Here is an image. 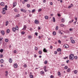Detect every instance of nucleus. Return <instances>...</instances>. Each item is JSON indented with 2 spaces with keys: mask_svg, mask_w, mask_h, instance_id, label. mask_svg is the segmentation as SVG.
Segmentation results:
<instances>
[{
  "mask_svg": "<svg viewBox=\"0 0 78 78\" xmlns=\"http://www.w3.org/2000/svg\"><path fill=\"white\" fill-rule=\"evenodd\" d=\"M74 58V54H71L69 55V58L70 60H73Z\"/></svg>",
  "mask_w": 78,
  "mask_h": 78,
  "instance_id": "f257e3e1",
  "label": "nucleus"
},
{
  "mask_svg": "<svg viewBox=\"0 0 78 78\" xmlns=\"http://www.w3.org/2000/svg\"><path fill=\"white\" fill-rule=\"evenodd\" d=\"M7 10V9H5V8H3V10L2 12V13L3 14H6V12H5V11H6Z\"/></svg>",
  "mask_w": 78,
  "mask_h": 78,
  "instance_id": "f03ea898",
  "label": "nucleus"
},
{
  "mask_svg": "<svg viewBox=\"0 0 78 78\" xmlns=\"http://www.w3.org/2000/svg\"><path fill=\"white\" fill-rule=\"evenodd\" d=\"M64 47L65 48H68L69 47V46L67 44H64Z\"/></svg>",
  "mask_w": 78,
  "mask_h": 78,
  "instance_id": "7ed1b4c3",
  "label": "nucleus"
},
{
  "mask_svg": "<svg viewBox=\"0 0 78 78\" xmlns=\"http://www.w3.org/2000/svg\"><path fill=\"white\" fill-rule=\"evenodd\" d=\"M16 5H17V2H14L13 3L12 8H14V7L16 6Z\"/></svg>",
  "mask_w": 78,
  "mask_h": 78,
  "instance_id": "20e7f679",
  "label": "nucleus"
},
{
  "mask_svg": "<svg viewBox=\"0 0 78 78\" xmlns=\"http://www.w3.org/2000/svg\"><path fill=\"white\" fill-rule=\"evenodd\" d=\"M44 69L45 72H47L48 71V69H47V66H46L44 67Z\"/></svg>",
  "mask_w": 78,
  "mask_h": 78,
  "instance_id": "39448f33",
  "label": "nucleus"
},
{
  "mask_svg": "<svg viewBox=\"0 0 78 78\" xmlns=\"http://www.w3.org/2000/svg\"><path fill=\"white\" fill-rule=\"evenodd\" d=\"M34 23H35V24H39V21H38V20H35L34 21Z\"/></svg>",
  "mask_w": 78,
  "mask_h": 78,
  "instance_id": "423d86ee",
  "label": "nucleus"
},
{
  "mask_svg": "<svg viewBox=\"0 0 78 78\" xmlns=\"http://www.w3.org/2000/svg\"><path fill=\"white\" fill-rule=\"evenodd\" d=\"M20 17V14H18L16 15L15 16L14 19H16V18H17V17Z\"/></svg>",
  "mask_w": 78,
  "mask_h": 78,
  "instance_id": "0eeeda50",
  "label": "nucleus"
},
{
  "mask_svg": "<svg viewBox=\"0 0 78 78\" xmlns=\"http://www.w3.org/2000/svg\"><path fill=\"white\" fill-rule=\"evenodd\" d=\"M21 11L22 12H27V10H25L23 9H21Z\"/></svg>",
  "mask_w": 78,
  "mask_h": 78,
  "instance_id": "6e6552de",
  "label": "nucleus"
},
{
  "mask_svg": "<svg viewBox=\"0 0 78 78\" xmlns=\"http://www.w3.org/2000/svg\"><path fill=\"white\" fill-rule=\"evenodd\" d=\"M27 29V26L26 25L24 26L23 28L22 29L23 31H25V30Z\"/></svg>",
  "mask_w": 78,
  "mask_h": 78,
  "instance_id": "1a4fd4ad",
  "label": "nucleus"
},
{
  "mask_svg": "<svg viewBox=\"0 0 78 78\" xmlns=\"http://www.w3.org/2000/svg\"><path fill=\"white\" fill-rule=\"evenodd\" d=\"M0 5L2 6H5V3L3 2H1L0 3Z\"/></svg>",
  "mask_w": 78,
  "mask_h": 78,
  "instance_id": "9d476101",
  "label": "nucleus"
},
{
  "mask_svg": "<svg viewBox=\"0 0 78 78\" xmlns=\"http://www.w3.org/2000/svg\"><path fill=\"white\" fill-rule=\"evenodd\" d=\"M40 73L41 75H44L45 73V72H44V71H42L40 72Z\"/></svg>",
  "mask_w": 78,
  "mask_h": 78,
  "instance_id": "9b49d317",
  "label": "nucleus"
},
{
  "mask_svg": "<svg viewBox=\"0 0 78 78\" xmlns=\"http://www.w3.org/2000/svg\"><path fill=\"white\" fill-rule=\"evenodd\" d=\"M43 51L44 52V53H47V52H48L47 50V49H45V48H44L43 49Z\"/></svg>",
  "mask_w": 78,
  "mask_h": 78,
  "instance_id": "f8f14e48",
  "label": "nucleus"
},
{
  "mask_svg": "<svg viewBox=\"0 0 78 78\" xmlns=\"http://www.w3.org/2000/svg\"><path fill=\"white\" fill-rule=\"evenodd\" d=\"M9 62H10V63H12V58H10L9 59Z\"/></svg>",
  "mask_w": 78,
  "mask_h": 78,
  "instance_id": "ddd939ff",
  "label": "nucleus"
},
{
  "mask_svg": "<svg viewBox=\"0 0 78 78\" xmlns=\"http://www.w3.org/2000/svg\"><path fill=\"white\" fill-rule=\"evenodd\" d=\"M3 39V37H0V44H2V43L1 41H2V40Z\"/></svg>",
  "mask_w": 78,
  "mask_h": 78,
  "instance_id": "4468645a",
  "label": "nucleus"
},
{
  "mask_svg": "<svg viewBox=\"0 0 78 78\" xmlns=\"http://www.w3.org/2000/svg\"><path fill=\"white\" fill-rule=\"evenodd\" d=\"M8 71H6L5 72V76H8Z\"/></svg>",
  "mask_w": 78,
  "mask_h": 78,
  "instance_id": "2eb2a0df",
  "label": "nucleus"
},
{
  "mask_svg": "<svg viewBox=\"0 0 78 78\" xmlns=\"http://www.w3.org/2000/svg\"><path fill=\"white\" fill-rule=\"evenodd\" d=\"M67 72H70L71 71V69L70 68H68L67 70Z\"/></svg>",
  "mask_w": 78,
  "mask_h": 78,
  "instance_id": "dca6fc26",
  "label": "nucleus"
},
{
  "mask_svg": "<svg viewBox=\"0 0 78 78\" xmlns=\"http://www.w3.org/2000/svg\"><path fill=\"white\" fill-rule=\"evenodd\" d=\"M12 31H13L14 32H15V31H16V28L13 27L12 28Z\"/></svg>",
  "mask_w": 78,
  "mask_h": 78,
  "instance_id": "f3484780",
  "label": "nucleus"
},
{
  "mask_svg": "<svg viewBox=\"0 0 78 78\" xmlns=\"http://www.w3.org/2000/svg\"><path fill=\"white\" fill-rule=\"evenodd\" d=\"M1 33L2 35H4L5 34V31L3 30H2L1 31Z\"/></svg>",
  "mask_w": 78,
  "mask_h": 78,
  "instance_id": "a211bd4d",
  "label": "nucleus"
},
{
  "mask_svg": "<svg viewBox=\"0 0 78 78\" xmlns=\"http://www.w3.org/2000/svg\"><path fill=\"white\" fill-rule=\"evenodd\" d=\"M9 24V22L7 21L5 22V26H7Z\"/></svg>",
  "mask_w": 78,
  "mask_h": 78,
  "instance_id": "6ab92c4d",
  "label": "nucleus"
},
{
  "mask_svg": "<svg viewBox=\"0 0 78 78\" xmlns=\"http://www.w3.org/2000/svg\"><path fill=\"white\" fill-rule=\"evenodd\" d=\"M58 76H61V73H60V72H59L58 73Z\"/></svg>",
  "mask_w": 78,
  "mask_h": 78,
  "instance_id": "aec40b11",
  "label": "nucleus"
},
{
  "mask_svg": "<svg viewBox=\"0 0 78 78\" xmlns=\"http://www.w3.org/2000/svg\"><path fill=\"white\" fill-rule=\"evenodd\" d=\"M14 66L15 68H17V64H14Z\"/></svg>",
  "mask_w": 78,
  "mask_h": 78,
  "instance_id": "412c9836",
  "label": "nucleus"
},
{
  "mask_svg": "<svg viewBox=\"0 0 78 78\" xmlns=\"http://www.w3.org/2000/svg\"><path fill=\"white\" fill-rule=\"evenodd\" d=\"M78 72V71H77V70H75L74 71V73H75V74H76V73H77Z\"/></svg>",
  "mask_w": 78,
  "mask_h": 78,
  "instance_id": "4be33fe9",
  "label": "nucleus"
},
{
  "mask_svg": "<svg viewBox=\"0 0 78 78\" xmlns=\"http://www.w3.org/2000/svg\"><path fill=\"white\" fill-rule=\"evenodd\" d=\"M15 28H16V30L17 31L19 30V27H18V26H16L15 27Z\"/></svg>",
  "mask_w": 78,
  "mask_h": 78,
  "instance_id": "5701e85b",
  "label": "nucleus"
},
{
  "mask_svg": "<svg viewBox=\"0 0 78 78\" xmlns=\"http://www.w3.org/2000/svg\"><path fill=\"white\" fill-rule=\"evenodd\" d=\"M71 42L73 44H74V43H75V41L73 40H72L71 41Z\"/></svg>",
  "mask_w": 78,
  "mask_h": 78,
  "instance_id": "b1692460",
  "label": "nucleus"
},
{
  "mask_svg": "<svg viewBox=\"0 0 78 78\" xmlns=\"http://www.w3.org/2000/svg\"><path fill=\"white\" fill-rule=\"evenodd\" d=\"M0 62L1 63H3V62H4V61L3 59H1L0 60Z\"/></svg>",
  "mask_w": 78,
  "mask_h": 78,
  "instance_id": "393cba45",
  "label": "nucleus"
},
{
  "mask_svg": "<svg viewBox=\"0 0 78 78\" xmlns=\"http://www.w3.org/2000/svg\"><path fill=\"white\" fill-rule=\"evenodd\" d=\"M44 18L45 19H48V16H45Z\"/></svg>",
  "mask_w": 78,
  "mask_h": 78,
  "instance_id": "a878e982",
  "label": "nucleus"
},
{
  "mask_svg": "<svg viewBox=\"0 0 78 78\" xmlns=\"http://www.w3.org/2000/svg\"><path fill=\"white\" fill-rule=\"evenodd\" d=\"M14 11L15 12H18V10H17V9H14Z\"/></svg>",
  "mask_w": 78,
  "mask_h": 78,
  "instance_id": "bb28decb",
  "label": "nucleus"
},
{
  "mask_svg": "<svg viewBox=\"0 0 78 78\" xmlns=\"http://www.w3.org/2000/svg\"><path fill=\"white\" fill-rule=\"evenodd\" d=\"M28 38L29 39H31V35H29L28 36Z\"/></svg>",
  "mask_w": 78,
  "mask_h": 78,
  "instance_id": "cd10ccee",
  "label": "nucleus"
},
{
  "mask_svg": "<svg viewBox=\"0 0 78 78\" xmlns=\"http://www.w3.org/2000/svg\"><path fill=\"white\" fill-rule=\"evenodd\" d=\"M53 21L54 22H55L56 21V20H55V17H53Z\"/></svg>",
  "mask_w": 78,
  "mask_h": 78,
  "instance_id": "c85d7f7f",
  "label": "nucleus"
},
{
  "mask_svg": "<svg viewBox=\"0 0 78 78\" xmlns=\"http://www.w3.org/2000/svg\"><path fill=\"white\" fill-rule=\"evenodd\" d=\"M58 51H61V49L60 48H58L57 50Z\"/></svg>",
  "mask_w": 78,
  "mask_h": 78,
  "instance_id": "c756f323",
  "label": "nucleus"
},
{
  "mask_svg": "<svg viewBox=\"0 0 78 78\" xmlns=\"http://www.w3.org/2000/svg\"><path fill=\"white\" fill-rule=\"evenodd\" d=\"M5 42H8L9 41V40H8V39H5Z\"/></svg>",
  "mask_w": 78,
  "mask_h": 78,
  "instance_id": "7c9ffc66",
  "label": "nucleus"
},
{
  "mask_svg": "<svg viewBox=\"0 0 78 78\" xmlns=\"http://www.w3.org/2000/svg\"><path fill=\"white\" fill-rule=\"evenodd\" d=\"M9 31H10L9 29H8L7 30V33H9Z\"/></svg>",
  "mask_w": 78,
  "mask_h": 78,
  "instance_id": "2f4dec72",
  "label": "nucleus"
},
{
  "mask_svg": "<svg viewBox=\"0 0 78 78\" xmlns=\"http://www.w3.org/2000/svg\"><path fill=\"white\" fill-rule=\"evenodd\" d=\"M38 53L39 55H41V54H42V51H39Z\"/></svg>",
  "mask_w": 78,
  "mask_h": 78,
  "instance_id": "473e14b6",
  "label": "nucleus"
},
{
  "mask_svg": "<svg viewBox=\"0 0 78 78\" xmlns=\"http://www.w3.org/2000/svg\"><path fill=\"white\" fill-rule=\"evenodd\" d=\"M3 49H2L0 50V52L2 53L3 52Z\"/></svg>",
  "mask_w": 78,
  "mask_h": 78,
  "instance_id": "72a5a7b5",
  "label": "nucleus"
},
{
  "mask_svg": "<svg viewBox=\"0 0 78 78\" xmlns=\"http://www.w3.org/2000/svg\"><path fill=\"white\" fill-rule=\"evenodd\" d=\"M65 69H68V66H66L64 68Z\"/></svg>",
  "mask_w": 78,
  "mask_h": 78,
  "instance_id": "f704fd0d",
  "label": "nucleus"
},
{
  "mask_svg": "<svg viewBox=\"0 0 78 78\" xmlns=\"http://www.w3.org/2000/svg\"><path fill=\"white\" fill-rule=\"evenodd\" d=\"M73 22V20H72V21H69V23H72V22Z\"/></svg>",
  "mask_w": 78,
  "mask_h": 78,
  "instance_id": "c9c22d12",
  "label": "nucleus"
},
{
  "mask_svg": "<svg viewBox=\"0 0 78 78\" xmlns=\"http://www.w3.org/2000/svg\"><path fill=\"white\" fill-rule=\"evenodd\" d=\"M27 7H28V8H30V5L29 4H27Z\"/></svg>",
  "mask_w": 78,
  "mask_h": 78,
  "instance_id": "e433bc0d",
  "label": "nucleus"
},
{
  "mask_svg": "<svg viewBox=\"0 0 78 78\" xmlns=\"http://www.w3.org/2000/svg\"><path fill=\"white\" fill-rule=\"evenodd\" d=\"M35 11H36V10L35 9H33L32 11V12L33 13Z\"/></svg>",
  "mask_w": 78,
  "mask_h": 78,
  "instance_id": "4c0bfd02",
  "label": "nucleus"
},
{
  "mask_svg": "<svg viewBox=\"0 0 78 78\" xmlns=\"http://www.w3.org/2000/svg\"><path fill=\"white\" fill-rule=\"evenodd\" d=\"M62 22H64V18L62 19Z\"/></svg>",
  "mask_w": 78,
  "mask_h": 78,
  "instance_id": "58836bf2",
  "label": "nucleus"
},
{
  "mask_svg": "<svg viewBox=\"0 0 78 78\" xmlns=\"http://www.w3.org/2000/svg\"><path fill=\"white\" fill-rule=\"evenodd\" d=\"M21 34H24L25 33V32L24 31H23V32H21Z\"/></svg>",
  "mask_w": 78,
  "mask_h": 78,
  "instance_id": "ea45409f",
  "label": "nucleus"
},
{
  "mask_svg": "<svg viewBox=\"0 0 78 78\" xmlns=\"http://www.w3.org/2000/svg\"><path fill=\"white\" fill-rule=\"evenodd\" d=\"M0 58H3V55L1 54L0 55Z\"/></svg>",
  "mask_w": 78,
  "mask_h": 78,
  "instance_id": "a19ab883",
  "label": "nucleus"
},
{
  "mask_svg": "<svg viewBox=\"0 0 78 78\" xmlns=\"http://www.w3.org/2000/svg\"><path fill=\"white\" fill-rule=\"evenodd\" d=\"M35 35H36L37 36V35L38 34V33L37 32H35Z\"/></svg>",
  "mask_w": 78,
  "mask_h": 78,
  "instance_id": "79ce46f5",
  "label": "nucleus"
},
{
  "mask_svg": "<svg viewBox=\"0 0 78 78\" xmlns=\"http://www.w3.org/2000/svg\"><path fill=\"white\" fill-rule=\"evenodd\" d=\"M30 76L31 78H33V76L32 75H30Z\"/></svg>",
  "mask_w": 78,
  "mask_h": 78,
  "instance_id": "37998d69",
  "label": "nucleus"
},
{
  "mask_svg": "<svg viewBox=\"0 0 78 78\" xmlns=\"http://www.w3.org/2000/svg\"><path fill=\"white\" fill-rule=\"evenodd\" d=\"M60 27H64V24H61L60 25Z\"/></svg>",
  "mask_w": 78,
  "mask_h": 78,
  "instance_id": "c03bdc74",
  "label": "nucleus"
},
{
  "mask_svg": "<svg viewBox=\"0 0 78 78\" xmlns=\"http://www.w3.org/2000/svg\"><path fill=\"white\" fill-rule=\"evenodd\" d=\"M53 34L54 35H56V32L54 31L53 32Z\"/></svg>",
  "mask_w": 78,
  "mask_h": 78,
  "instance_id": "a18cd8bd",
  "label": "nucleus"
},
{
  "mask_svg": "<svg viewBox=\"0 0 78 78\" xmlns=\"http://www.w3.org/2000/svg\"><path fill=\"white\" fill-rule=\"evenodd\" d=\"M74 58L75 59H77L78 57L77 56H76L74 57Z\"/></svg>",
  "mask_w": 78,
  "mask_h": 78,
  "instance_id": "49530a36",
  "label": "nucleus"
},
{
  "mask_svg": "<svg viewBox=\"0 0 78 78\" xmlns=\"http://www.w3.org/2000/svg\"><path fill=\"white\" fill-rule=\"evenodd\" d=\"M57 53H58V52H57V51H55V52H54V54L55 55H56L57 54Z\"/></svg>",
  "mask_w": 78,
  "mask_h": 78,
  "instance_id": "de8ad7c7",
  "label": "nucleus"
},
{
  "mask_svg": "<svg viewBox=\"0 0 78 78\" xmlns=\"http://www.w3.org/2000/svg\"><path fill=\"white\" fill-rule=\"evenodd\" d=\"M13 52L14 53H17V51L15 50L13 51Z\"/></svg>",
  "mask_w": 78,
  "mask_h": 78,
  "instance_id": "09e8293b",
  "label": "nucleus"
},
{
  "mask_svg": "<svg viewBox=\"0 0 78 78\" xmlns=\"http://www.w3.org/2000/svg\"><path fill=\"white\" fill-rule=\"evenodd\" d=\"M41 11H42V9H38V12H41Z\"/></svg>",
  "mask_w": 78,
  "mask_h": 78,
  "instance_id": "8fccbe9b",
  "label": "nucleus"
},
{
  "mask_svg": "<svg viewBox=\"0 0 78 78\" xmlns=\"http://www.w3.org/2000/svg\"><path fill=\"white\" fill-rule=\"evenodd\" d=\"M55 29L56 30H58V26H56Z\"/></svg>",
  "mask_w": 78,
  "mask_h": 78,
  "instance_id": "3c124183",
  "label": "nucleus"
},
{
  "mask_svg": "<svg viewBox=\"0 0 78 78\" xmlns=\"http://www.w3.org/2000/svg\"><path fill=\"white\" fill-rule=\"evenodd\" d=\"M58 43H59V44H61V41H60V40H58Z\"/></svg>",
  "mask_w": 78,
  "mask_h": 78,
  "instance_id": "603ef678",
  "label": "nucleus"
},
{
  "mask_svg": "<svg viewBox=\"0 0 78 78\" xmlns=\"http://www.w3.org/2000/svg\"><path fill=\"white\" fill-rule=\"evenodd\" d=\"M44 63V64H47V61H45Z\"/></svg>",
  "mask_w": 78,
  "mask_h": 78,
  "instance_id": "864d4df0",
  "label": "nucleus"
},
{
  "mask_svg": "<svg viewBox=\"0 0 78 78\" xmlns=\"http://www.w3.org/2000/svg\"><path fill=\"white\" fill-rule=\"evenodd\" d=\"M7 8H8V6L7 5H5V8H5V9H7Z\"/></svg>",
  "mask_w": 78,
  "mask_h": 78,
  "instance_id": "5fc2aeb1",
  "label": "nucleus"
},
{
  "mask_svg": "<svg viewBox=\"0 0 78 78\" xmlns=\"http://www.w3.org/2000/svg\"><path fill=\"white\" fill-rule=\"evenodd\" d=\"M23 66L25 68L26 67H27V65L26 64H25V65H23Z\"/></svg>",
  "mask_w": 78,
  "mask_h": 78,
  "instance_id": "6e6d98bb",
  "label": "nucleus"
},
{
  "mask_svg": "<svg viewBox=\"0 0 78 78\" xmlns=\"http://www.w3.org/2000/svg\"><path fill=\"white\" fill-rule=\"evenodd\" d=\"M58 16L59 17H61V14H60L58 13Z\"/></svg>",
  "mask_w": 78,
  "mask_h": 78,
  "instance_id": "4d7b16f0",
  "label": "nucleus"
},
{
  "mask_svg": "<svg viewBox=\"0 0 78 78\" xmlns=\"http://www.w3.org/2000/svg\"><path fill=\"white\" fill-rule=\"evenodd\" d=\"M75 20H76V21H77V18L76 17H75Z\"/></svg>",
  "mask_w": 78,
  "mask_h": 78,
  "instance_id": "13d9d810",
  "label": "nucleus"
},
{
  "mask_svg": "<svg viewBox=\"0 0 78 78\" xmlns=\"http://www.w3.org/2000/svg\"><path fill=\"white\" fill-rule=\"evenodd\" d=\"M37 49H38L37 48V47H36L35 48V50H37Z\"/></svg>",
  "mask_w": 78,
  "mask_h": 78,
  "instance_id": "bf43d9fd",
  "label": "nucleus"
},
{
  "mask_svg": "<svg viewBox=\"0 0 78 78\" xmlns=\"http://www.w3.org/2000/svg\"><path fill=\"white\" fill-rule=\"evenodd\" d=\"M34 58H37V55H36L35 54L34 55Z\"/></svg>",
  "mask_w": 78,
  "mask_h": 78,
  "instance_id": "052dcab7",
  "label": "nucleus"
},
{
  "mask_svg": "<svg viewBox=\"0 0 78 78\" xmlns=\"http://www.w3.org/2000/svg\"><path fill=\"white\" fill-rule=\"evenodd\" d=\"M46 2V0H44L43 1V3H45Z\"/></svg>",
  "mask_w": 78,
  "mask_h": 78,
  "instance_id": "680f3d73",
  "label": "nucleus"
},
{
  "mask_svg": "<svg viewBox=\"0 0 78 78\" xmlns=\"http://www.w3.org/2000/svg\"><path fill=\"white\" fill-rule=\"evenodd\" d=\"M61 33V30H59L58 31V33H59V34H60V33Z\"/></svg>",
  "mask_w": 78,
  "mask_h": 78,
  "instance_id": "e2e57ef3",
  "label": "nucleus"
},
{
  "mask_svg": "<svg viewBox=\"0 0 78 78\" xmlns=\"http://www.w3.org/2000/svg\"><path fill=\"white\" fill-rule=\"evenodd\" d=\"M53 76L52 75H51L50 76V78H53Z\"/></svg>",
  "mask_w": 78,
  "mask_h": 78,
  "instance_id": "0e129e2a",
  "label": "nucleus"
},
{
  "mask_svg": "<svg viewBox=\"0 0 78 78\" xmlns=\"http://www.w3.org/2000/svg\"><path fill=\"white\" fill-rule=\"evenodd\" d=\"M50 48H51V49L53 48V46H51L50 47Z\"/></svg>",
  "mask_w": 78,
  "mask_h": 78,
  "instance_id": "69168bd1",
  "label": "nucleus"
},
{
  "mask_svg": "<svg viewBox=\"0 0 78 78\" xmlns=\"http://www.w3.org/2000/svg\"><path fill=\"white\" fill-rule=\"evenodd\" d=\"M71 7H72V6H71L70 5L68 7V8H69V9H70V8H71Z\"/></svg>",
  "mask_w": 78,
  "mask_h": 78,
  "instance_id": "338daca9",
  "label": "nucleus"
},
{
  "mask_svg": "<svg viewBox=\"0 0 78 78\" xmlns=\"http://www.w3.org/2000/svg\"><path fill=\"white\" fill-rule=\"evenodd\" d=\"M73 39V37H71L70 38V40H72V39Z\"/></svg>",
  "mask_w": 78,
  "mask_h": 78,
  "instance_id": "774afa93",
  "label": "nucleus"
}]
</instances>
